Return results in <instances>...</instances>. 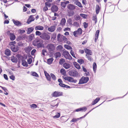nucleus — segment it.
<instances>
[{
    "label": "nucleus",
    "instance_id": "nucleus-1",
    "mask_svg": "<svg viewBox=\"0 0 128 128\" xmlns=\"http://www.w3.org/2000/svg\"><path fill=\"white\" fill-rule=\"evenodd\" d=\"M70 76L74 77H78V73L77 71L75 70H70L68 72Z\"/></svg>",
    "mask_w": 128,
    "mask_h": 128
},
{
    "label": "nucleus",
    "instance_id": "nucleus-2",
    "mask_svg": "<svg viewBox=\"0 0 128 128\" xmlns=\"http://www.w3.org/2000/svg\"><path fill=\"white\" fill-rule=\"evenodd\" d=\"M89 80V78L88 77H84L82 76L78 84H82L86 83L88 82Z\"/></svg>",
    "mask_w": 128,
    "mask_h": 128
},
{
    "label": "nucleus",
    "instance_id": "nucleus-3",
    "mask_svg": "<svg viewBox=\"0 0 128 128\" xmlns=\"http://www.w3.org/2000/svg\"><path fill=\"white\" fill-rule=\"evenodd\" d=\"M40 37L42 39L45 40H48L50 38L49 35L45 33H42V34L40 36Z\"/></svg>",
    "mask_w": 128,
    "mask_h": 128
},
{
    "label": "nucleus",
    "instance_id": "nucleus-4",
    "mask_svg": "<svg viewBox=\"0 0 128 128\" xmlns=\"http://www.w3.org/2000/svg\"><path fill=\"white\" fill-rule=\"evenodd\" d=\"M63 94V93L61 92L55 91L52 94V96L53 97H57L62 96Z\"/></svg>",
    "mask_w": 128,
    "mask_h": 128
},
{
    "label": "nucleus",
    "instance_id": "nucleus-5",
    "mask_svg": "<svg viewBox=\"0 0 128 128\" xmlns=\"http://www.w3.org/2000/svg\"><path fill=\"white\" fill-rule=\"evenodd\" d=\"M46 48L49 50L54 51L55 50V46L52 44H48Z\"/></svg>",
    "mask_w": 128,
    "mask_h": 128
},
{
    "label": "nucleus",
    "instance_id": "nucleus-6",
    "mask_svg": "<svg viewBox=\"0 0 128 128\" xmlns=\"http://www.w3.org/2000/svg\"><path fill=\"white\" fill-rule=\"evenodd\" d=\"M11 49L13 52H16L18 51L19 49V47L17 46H12Z\"/></svg>",
    "mask_w": 128,
    "mask_h": 128
},
{
    "label": "nucleus",
    "instance_id": "nucleus-7",
    "mask_svg": "<svg viewBox=\"0 0 128 128\" xmlns=\"http://www.w3.org/2000/svg\"><path fill=\"white\" fill-rule=\"evenodd\" d=\"M58 8L57 6L54 5L52 7L51 10L52 12H56L58 11Z\"/></svg>",
    "mask_w": 128,
    "mask_h": 128
},
{
    "label": "nucleus",
    "instance_id": "nucleus-8",
    "mask_svg": "<svg viewBox=\"0 0 128 128\" xmlns=\"http://www.w3.org/2000/svg\"><path fill=\"white\" fill-rule=\"evenodd\" d=\"M84 50L85 51V52L86 54V56L89 55H92V50L87 48H84Z\"/></svg>",
    "mask_w": 128,
    "mask_h": 128
},
{
    "label": "nucleus",
    "instance_id": "nucleus-9",
    "mask_svg": "<svg viewBox=\"0 0 128 128\" xmlns=\"http://www.w3.org/2000/svg\"><path fill=\"white\" fill-rule=\"evenodd\" d=\"M12 20L16 26H22V24L18 20H15L14 19Z\"/></svg>",
    "mask_w": 128,
    "mask_h": 128
},
{
    "label": "nucleus",
    "instance_id": "nucleus-10",
    "mask_svg": "<svg viewBox=\"0 0 128 128\" xmlns=\"http://www.w3.org/2000/svg\"><path fill=\"white\" fill-rule=\"evenodd\" d=\"M35 20L34 18L33 17V16H30L29 18L28 19L27 23L28 24H30L32 22L34 21Z\"/></svg>",
    "mask_w": 128,
    "mask_h": 128
},
{
    "label": "nucleus",
    "instance_id": "nucleus-11",
    "mask_svg": "<svg viewBox=\"0 0 128 128\" xmlns=\"http://www.w3.org/2000/svg\"><path fill=\"white\" fill-rule=\"evenodd\" d=\"M100 104L98 106H96V107H95V108H93L91 110H90L89 112H88L85 115H84V116H82L81 117H80V118H78V120H80V119H81L82 118H85L87 115L90 112L92 111L94 109H95V108H96L98 107V106H100V105L101 104Z\"/></svg>",
    "mask_w": 128,
    "mask_h": 128
},
{
    "label": "nucleus",
    "instance_id": "nucleus-12",
    "mask_svg": "<svg viewBox=\"0 0 128 128\" xmlns=\"http://www.w3.org/2000/svg\"><path fill=\"white\" fill-rule=\"evenodd\" d=\"M63 67L66 69H68L70 67V65L68 63L65 62L63 64Z\"/></svg>",
    "mask_w": 128,
    "mask_h": 128
},
{
    "label": "nucleus",
    "instance_id": "nucleus-13",
    "mask_svg": "<svg viewBox=\"0 0 128 128\" xmlns=\"http://www.w3.org/2000/svg\"><path fill=\"white\" fill-rule=\"evenodd\" d=\"M11 60L12 62L16 63H17L18 61L17 58L14 56L11 57Z\"/></svg>",
    "mask_w": 128,
    "mask_h": 128
},
{
    "label": "nucleus",
    "instance_id": "nucleus-14",
    "mask_svg": "<svg viewBox=\"0 0 128 128\" xmlns=\"http://www.w3.org/2000/svg\"><path fill=\"white\" fill-rule=\"evenodd\" d=\"M64 57L66 59L71 60L72 59V57L70 55V54L69 52H67L66 54V55L64 56Z\"/></svg>",
    "mask_w": 128,
    "mask_h": 128
},
{
    "label": "nucleus",
    "instance_id": "nucleus-15",
    "mask_svg": "<svg viewBox=\"0 0 128 128\" xmlns=\"http://www.w3.org/2000/svg\"><path fill=\"white\" fill-rule=\"evenodd\" d=\"M68 8L70 10H74L75 9V7L72 4H69L67 6Z\"/></svg>",
    "mask_w": 128,
    "mask_h": 128
},
{
    "label": "nucleus",
    "instance_id": "nucleus-16",
    "mask_svg": "<svg viewBox=\"0 0 128 128\" xmlns=\"http://www.w3.org/2000/svg\"><path fill=\"white\" fill-rule=\"evenodd\" d=\"M16 56L18 58V60H22H22H23L24 59V57L22 56L20 54H17L16 55Z\"/></svg>",
    "mask_w": 128,
    "mask_h": 128
},
{
    "label": "nucleus",
    "instance_id": "nucleus-17",
    "mask_svg": "<svg viewBox=\"0 0 128 128\" xmlns=\"http://www.w3.org/2000/svg\"><path fill=\"white\" fill-rule=\"evenodd\" d=\"M34 30V28L33 27H31L29 28H28V30H26L28 34H30Z\"/></svg>",
    "mask_w": 128,
    "mask_h": 128
},
{
    "label": "nucleus",
    "instance_id": "nucleus-18",
    "mask_svg": "<svg viewBox=\"0 0 128 128\" xmlns=\"http://www.w3.org/2000/svg\"><path fill=\"white\" fill-rule=\"evenodd\" d=\"M73 64L74 66L78 70L80 69V66L77 62H74L73 63Z\"/></svg>",
    "mask_w": 128,
    "mask_h": 128
},
{
    "label": "nucleus",
    "instance_id": "nucleus-19",
    "mask_svg": "<svg viewBox=\"0 0 128 128\" xmlns=\"http://www.w3.org/2000/svg\"><path fill=\"white\" fill-rule=\"evenodd\" d=\"M44 29V28L43 26H36L35 27V29L36 30H42Z\"/></svg>",
    "mask_w": 128,
    "mask_h": 128
},
{
    "label": "nucleus",
    "instance_id": "nucleus-20",
    "mask_svg": "<svg viewBox=\"0 0 128 128\" xmlns=\"http://www.w3.org/2000/svg\"><path fill=\"white\" fill-rule=\"evenodd\" d=\"M56 27L54 26H51L50 27L48 28V30L50 32H53L55 29Z\"/></svg>",
    "mask_w": 128,
    "mask_h": 128
},
{
    "label": "nucleus",
    "instance_id": "nucleus-21",
    "mask_svg": "<svg viewBox=\"0 0 128 128\" xmlns=\"http://www.w3.org/2000/svg\"><path fill=\"white\" fill-rule=\"evenodd\" d=\"M100 98H96L94 101H93L91 104L93 105L97 103L100 100Z\"/></svg>",
    "mask_w": 128,
    "mask_h": 128
},
{
    "label": "nucleus",
    "instance_id": "nucleus-22",
    "mask_svg": "<svg viewBox=\"0 0 128 128\" xmlns=\"http://www.w3.org/2000/svg\"><path fill=\"white\" fill-rule=\"evenodd\" d=\"M10 38L11 40L13 41L15 39L16 36L14 34L11 33L10 35Z\"/></svg>",
    "mask_w": 128,
    "mask_h": 128
},
{
    "label": "nucleus",
    "instance_id": "nucleus-23",
    "mask_svg": "<svg viewBox=\"0 0 128 128\" xmlns=\"http://www.w3.org/2000/svg\"><path fill=\"white\" fill-rule=\"evenodd\" d=\"M5 54L8 56L11 54L10 51L8 49H6L5 50Z\"/></svg>",
    "mask_w": 128,
    "mask_h": 128
},
{
    "label": "nucleus",
    "instance_id": "nucleus-24",
    "mask_svg": "<svg viewBox=\"0 0 128 128\" xmlns=\"http://www.w3.org/2000/svg\"><path fill=\"white\" fill-rule=\"evenodd\" d=\"M54 60V59L52 58H50L48 59L47 60V62L48 64H51L52 62Z\"/></svg>",
    "mask_w": 128,
    "mask_h": 128
},
{
    "label": "nucleus",
    "instance_id": "nucleus-25",
    "mask_svg": "<svg viewBox=\"0 0 128 128\" xmlns=\"http://www.w3.org/2000/svg\"><path fill=\"white\" fill-rule=\"evenodd\" d=\"M100 10V8L98 5H96V13L98 14Z\"/></svg>",
    "mask_w": 128,
    "mask_h": 128
},
{
    "label": "nucleus",
    "instance_id": "nucleus-26",
    "mask_svg": "<svg viewBox=\"0 0 128 128\" xmlns=\"http://www.w3.org/2000/svg\"><path fill=\"white\" fill-rule=\"evenodd\" d=\"M0 87L4 91V94L6 95L8 94V93L6 92L8 91V90L6 88L3 87L2 86H0Z\"/></svg>",
    "mask_w": 128,
    "mask_h": 128
},
{
    "label": "nucleus",
    "instance_id": "nucleus-27",
    "mask_svg": "<svg viewBox=\"0 0 128 128\" xmlns=\"http://www.w3.org/2000/svg\"><path fill=\"white\" fill-rule=\"evenodd\" d=\"M22 64L24 66L28 67V64L25 60H22Z\"/></svg>",
    "mask_w": 128,
    "mask_h": 128
},
{
    "label": "nucleus",
    "instance_id": "nucleus-28",
    "mask_svg": "<svg viewBox=\"0 0 128 128\" xmlns=\"http://www.w3.org/2000/svg\"><path fill=\"white\" fill-rule=\"evenodd\" d=\"M66 20L65 18H62L61 20L60 24L62 26H64L65 24Z\"/></svg>",
    "mask_w": 128,
    "mask_h": 128
},
{
    "label": "nucleus",
    "instance_id": "nucleus-29",
    "mask_svg": "<svg viewBox=\"0 0 128 128\" xmlns=\"http://www.w3.org/2000/svg\"><path fill=\"white\" fill-rule=\"evenodd\" d=\"M40 40L38 39H36L33 42V44L34 46L36 45V44L40 42Z\"/></svg>",
    "mask_w": 128,
    "mask_h": 128
},
{
    "label": "nucleus",
    "instance_id": "nucleus-30",
    "mask_svg": "<svg viewBox=\"0 0 128 128\" xmlns=\"http://www.w3.org/2000/svg\"><path fill=\"white\" fill-rule=\"evenodd\" d=\"M76 4L80 8H82L83 6L81 3L78 1V0H77L76 2Z\"/></svg>",
    "mask_w": 128,
    "mask_h": 128
},
{
    "label": "nucleus",
    "instance_id": "nucleus-31",
    "mask_svg": "<svg viewBox=\"0 0 128 128\" xmlns=\"http://www.w3.org/2000/svg\"><path fill=\"white\" fill-rule=\"evenodd\" d=\"M56 33H54L52 36L51 37V40H54L56 38Z\"/></svg>",
    "mask_w": 128,
    "mask_h": 128
},
{
    "label": "nucleus",
    "instance_id": "nucleus-32",
    "mask_svg": "<svg viewBox=\"0 0 128 128\" xmlns=\"http://www.w3.org/2000/svg\"><path fill=\"white\" fill-rule=\"evenodd\" d=\"M93 69L94 71V72H95L96 71V69L97 66L96 64V62H94L93 64Z\"/></svg>",
    "mask_w": 128,
    "mask_h": 128
},
{
    "label": "nucleus",
    "instance_id": "nucleus-33",
    "mask_svg": "<svg viewBox=\"0 0 128 128\" xmlns=\"http://www.w3.org/2000/svg\"><path fill=\"white\" fill-rule=\"evenodd\" d=\"M60 72L62 74L64 75L66 74V72L65 70L63 68H62L60 69Z\"/></svg>",
    "mask_w": 128,
    "mask_h": 128
},
{
    "label": "nucleus",
    "instance_id": "nucleus-34",
    "mask_svg": "<svg viewBox=\"0 0 128 128\" xmlns=\"http://www.w3.org/2000/svg\"><path fill=\"white\" fill-rule=\"evenodd\" d=\"M76 31L77 32V34L78 35L82 34V30L81 28H79Z\"/></svg>",
    "mask_w": 128,
    "mask_h": 128
},
{
    "label": "nucleus",
    "instance_id": "nucleus-35",
    "mask_svg": "<svg viewBox=\"0 0 128 128\" xmlns=\"http://www.w3.org/2000/svg\"><path fill=\"white\" fill-rule=\"evenodd\" d=\"M54 55L55 56L56 58H57L58 57H60L61 56L60 53V52H56L55 53Z\"/></svg>",
    "mask_w": 128,
    "mask_h": 128
},
{
    "label": "nucleus",
    "instance_id": "nucleus-36",
    "mask_svg": "<svg viewBox=\"0 0 128 128\" xmlns=\"http://www.w3.org/2000/svg\"><path fill=\"white\" fill-rule=\"evenodd\" d=\"M72 20L71 18H69L67 21L66 24H68L71 26L72 25Z\"/></svg>",
    "mask_w": 128,
    "mask_h": 128
},
{
    "label": "nucleus",
    "instance_id": "nucleus-37",
    "mask_svg": "<svg viewBox=\"0 0 128 128\" xmlns=\"http://www.w3.org/2000/svg\"><path fill=\"white\" fill-rule=\"evenodd\" d=\"M74 12L73 10H70L68 12V16H71L74 14Z\"/></svg>",
    "mask_w": 128,
    "mask_h": 128
},
{
    "label": "nucleus",
    "instance_id": "nucleus-38",
    "mask_svg": "<svg viewBox=\"0 0 128 128\" xmlns=\"http://www.w3.org/2000/svg\"><path fill=\"white\" fill-rule=\"evenodd\" d=\"M28 37L29 40L31 41L32 40H33V38H34V34H31Z\"/></svg>",
    "mask_w": 128,
    "mask_h": 128
},
{
    "label": "nucleus",
    "instance_id": "nucleus-39",
    "mask_svg": "<svg viewBox=\"0 0 128 128\" xmlns=\"http://www.w3.org/2000/svg\"><path fill=\"white\" fill-rule=\"evenodd\" d=\"M64 47L67 50H72V47L70 46H68L67 44H65L64 45Z\"/></svg>",
    "mask_w": 128,
    "mask_h": 128
},
{
    "label": "nucleus",
    "instance_id": "nucleus-40",
    "mask_svg": "<svg viewBox=\"0 0 128 128\" xmlns=\"http://www.w3.org/2000/svg\"><path fill=\"white\" fill-rule=\"evenodd\" d=\"M80 16L82 17L84 19L87 18L88 16L87 15L83 14H80Z\"/></svg>",
    "mask_w": 128,
    "mask_h": 128
},
{
    "label": "nucleus",
    "instance_id": "nucleus-41",
    "mask_svg": "<svg viewBox=\"0 0 128 128\" xmlns=\"http://www.w3.org/2000/svg\"><path fill=\"white\" fill-rule=\"evenodd\" d=\"M87 109L86 107V106H84L80 108V111L82 112H85Z\"/></svg>",
    "mask_w": 128,
    "mask_h": 128
},
{
    "label": "nucleus",
    "instance_id": "nucleus-42",
    "mask_svg": "<svg viewBox=\"0 0 128 128\" xmlns=\"http://www.w3.org/2000/svg\"><path fill=\"white\" fill-rule=\"evenodd\" d=\"M77 62L80 64H83L84 62V60L82 59H78Z\"/></svg>",
    "mask_w": 128,
    "mask_h": 128
},
{
    "label": "nucleus",
    "instance_id": "nucleus-43",
    "mask_svg": "<svg viewBox=\"0 0 128 128\" xmlns=\"http://www.w3.org/2000/svg\"><path fill=\"white\" fill-rule=\"evenodd\" d=\"M65 62L64 59V58H62L60 60L59 64H60L62 65L63 64V63Z\"/></svg>",
    "mask_w": 128,
    "mask_h": 128
},
{
    "label": "nucleus",
    "instance_id": "nucleus-44",
    "mask_svg": "<svg viewBox=\"0 0 128 128\" xmlns=\"http://www.w3.org/2000/svg\"><path fill=\"white\" fill-rule=\"evenodd\" d=\"M32 49V48L31 47H30L29 48H25V52L26 53L28 52H29Z\"/></svg>",
    "mask_w": 128,
    "mask_h": 128
},
{
    "label": "nucleus",
    "instance_id": "nucleus-45",
    "mask_svg": "<svg viewBox=\"0 0 128 128\" xmlns=\"http://www.w3.org/2000/svg\"><path fill=\"white\" fill-rule=\"evenodd\" d=\"M50 75L52 79L54 81L56 79L55 76L52 73L50 74Z\"/></svg>",
    "mask_w": 128,
    "mask_h": 128
},
{
    "label": "nucleus",
    "instance_id": "nucleus-46",
    "mask_svg": "<svg viewBox=\"0 0 128 128\" xmlns=\"http://www.w3.org/2000/svg\"><path fill=\"white\" fill-rule=\"evenodd\" d=\"M60 113H58L55 116H54V118H58L60 117Z\"/></svg>",
    "mask_w": 128,
    "mask_h": 128
},
{
    "label": "nucleus",
    "instance_id": "nucleus-47",
    "mask_svg": "<svg viewBox=\"0 0 128 128\" xmlns=\"http://www.w3.org/2000/svg\"><path fill=\"white\" fill-rule=\"evenodd\" d=\"M72 25L76 27H78L79 26L80 24H79L77 22H74L73 24H72Z\"/></svg>",
    "mask_w": 128,
    "mask_h": 128
},
{
    "label": "nucleus",
    "instance_id": "nucleus-48",
    "mask_svg": "<svg viewBox=\"0 0 128 128\" xmlns=\"http://www.w3.org/2000/svg\"><path fill=\"white\" fill-rule=\"evenodd\" d=\"M80 16L78 15L76 16V17H74V19L76 20H80Z\"/></svg>",
    "mask_w": 128,
    "mask_h": 128
},
{
    "label": "nucleus",
    "instance_id": "nucleus-49",
    "mask_svg": "<svg viewBox=\"0 0 128 128\" xmlns=\"http://www.w3.org/2000/svg\"><path fill=\"white\" fill-rule=\"evenodd\" d=\"M42 34V33L38 31H36V36H41Z\"/></svg>",
    "mask_w": 128,
    "mask_h": 128
},
{
    "label": "nucleus",
    "instance_id": "nucleus-50",
    "mask_svg": "<svg viewBox=\"0 0 128 128\" xmlns=\"http://www.w3.org/2000/svg\"><path fill=\"white\" fill-rule=\"evenodd\" d=\"M32 75L36 77H38L39 76L38 74L35 72H33Z\"/></svg>",
    "mask_w": 128,
    "mask_h": 128
},
{
    "label": "nucleus",
    "instance_id": "nucleus-51",
    "mask_svg": "<svg viewBox=\"0 0 128 128\" xmlns=\"http://www.w3.org/2000/svg\"><path fill=\"white\" fill-rule=\"evenodd\" d=\"M45 5L46 6L48 7H50L51 5V4L48 3V2H46L45 3Z\"/></svg>",
    "mask_w": 128,
    "mask_h": 128
},
{
    "label": "nucleus",
    "instance_id": "nucleus-52",
    "mask_svg": "<svg viewBox=\"0 0 128 128\" xmlns=\"http://www.w3.org/2000/svg\"><path fill=\"white\" fill-rule=\"evenodd\" d=\"M78 120V118H73L71 120H70V122L71 123L72 122H75Z\"/></svg>",
    "mask_w": 128,
    "mask_h": 128
},
{
    "label": "nucleus",
    "instance_id": "nucleus-53",
    "mask_svg": "<svg viewBox=\"0 0 128 128\" xmlns=\"http://www.w3.org/2000/svg\"><path fill=\"white\" fill-rule=\"evenodd\" d=\"M36 45H37L38 48H41V47H42V43H41L40 42H39L37 44H36Z\"/></svg>",
    "mask_w": 128,
    "mask_h": 128
},
{
    "label": "nucleus",
    "instance_id": "nucleus-54",
    "mask_svg": "<svg viewBox=\"0 0 128 128\" xmlns=\"http://www.w3.org/2000/svg\"><path fill=\"white\" fill-rule=\"evenodd\" d=\"M88 24L86 22H84L83 23V26L85 28H86L88 26Z\"/></svg>",
    "mask_w": 128,
    "mask_h": 128
},
{
    "label": "nucleus",
    "instance_id": "nucleus-55",
    "mask_svg": "<svg viewBox=\"0 0 128 128\" xmlns=\"http://www.w3.org/2000/svg\"><path fill=\"white\" fill-rule=\"evenodd\" d=\"M70 53L71 54V55L74 58H76V57L75 56V55L73 52V50H71L70 52Z\"/></svg>",
    "mask_w": 128,
    "mask_h": 128
},
{
    "label": "nucleus",
    "instance_id": "nucleus-56",
    "mask_svg": "<svg viewBox=\"0 0 128 128\" xmlns=\"http://www.w3.org/2000/svg\"><path fill=\"white\" fill-rule=\"evenodd\" d=\"M61 5L62 7L65 8L66 6V5L64 2H61Z\"/></svg>",
    "mask_w": 128,
    "mask_h": 128
},
{
    "label": "nucleus",
    "instance_id": "nucleus-57",
    "mask_svg": "<svg viewBox=\"0 0 128 128\" xmlns=\"http://www.w3.org/2000/svg\"><path fill=\"white\" fill-rule=\"evenodd\" d=\"M31 108H35L37 107V106L35 104H33L30 106Z\"/></svg>",
    "mask_w": 128,
    "mask_h": 128
},
{
    "label": "nucleus",
    "instance_id": "nucleus-58",
    "mask_svg": "<svg viewBox=\"0 0 128 128\" xmlns=\"http://www.w3.org/2000/svg\"><path fill=\"white\" fill-rule=\"evenodd\" d=\"M68 81L70 82H72V80H73V78L71 77H68Z\"/></svg>",
    "mask_w": 128,
    "mask_h": 128
},
{
    "label": "nucleus",
    "instance_id": "nucleus-59",
    "mask_svg": "<svg viewBox=\"0 0 128 128\" xmlns=\"http://www.w3.org/2000/svg\"><path fill=\"white\" fill-rule=\"evenodd\" d=\"M32 60L31 58H30L28 60V62L29 64H30L32 63Z\"/></svg>",
    "mask_w": 128,
    "mask_h": 128
},
{
    "label": "nucleus",
    "instance_id": "nucleus-60",
    "mask_svg": "<svg viewBox=\"0 0 128 128\" xmlns=\"http://www.w3.org/2000/svg\"><path fill=\"white\" fill-rule=\"evenodd\" d=\"M92 20H93L95 21V23H96L97 21V19L96 16H94L93 17Z\"/></svg>",
    "mask_w": 128,
    "mask_h": 128
},
{
    "label": "nucleus",
    "instance_id": "nucleus-61",
    "mask_svg": "<svg viewBox=\"0 0 128 128\" xmlns=\"http://www.w3.org/2000/svg\"><path fill=\"white\" fill-rule=\"evenodd\" d=\"M63 48L62 46L61 45H59L57 47V50L59 49L60 50L62 49Z\"/></svg>",
    "mask_w": 128,
    "mask_h": 128
},
{
    "label": "nucleus",
    "instance_id": "nucleus-62",
    "mask_svg": "<svg viewBox=\"0 0 128 128\" xmlns=\"http://www.w3.org/2000/svg\"><path fill=\"white\" fill-rule=\"evenodd\" d=\"M25 38V36H19L18 38L20 40H23L24 38Z\"/></svg>",
    "mask_w": 128,
    "mask_h": 128
},
{
    "label": "nucleus",
    "instance_id": "nucleus-63",
    "mask_svg": "<svg viewBox=\"0 0 128 128\" xmlns=\"http://www.w3.org/2000/svg\"><path fill=\"white\" fill-rule=\"evenodd\" d=\"M86 56L88 58V60L90 61H91L92 60H93V59L92 58L91 56H90L87 55V56Z\"/></svg>",
    "mask_w": 128,
    "mask_h": 128
},
{
    "label": "nucleus",
    "instance_id": "nucleus-64",
    "mask_svg": "<svg viewBox=\"0 0 128 128\" xmlns=\"http://www.w3.org/2000/svg\"><path fill=\"white\" fill-rule=\"evenodd\" d=\"M10 78L12 80H15V77L13 75H12L10 76Z\"/></svg>",
    "mask_w": 128,
    "mask_h": 128
}]
</instances>
